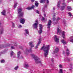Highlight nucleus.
Masks as SVG:
<instances>
[{"label": "nucleus", "mask_w": 73, "mask_h": 73, "mask_svg": "<svg viewBox=\"0 0 73 73\" xmlns=\"http://www.w3.org/2000/svg\"><path fill=\"white\" fill-rule=\"evenodd\" d=\"M50 49V46L48 45L46 46H43L41 48V50H43L44 52V56L45 57H46L49 53V50Z\"/></svg>", "instance_id": "f257e3e1"}, {"label": "nucleus", "mask_w": 73, "mask_h": 73, "mask_svg": "<svg viewBox=\"0 0 73 73\" xmlns=\"http://www.w3.org/2000/svg\"><path fill=\"white\" fill-rule=\"evenodd\" d=\"M32 58H34L35 61V62L37 63L41 64V62L40 60V58H39L37 56L35 55H33V54H32Z\"/></svg>", "instance_id": "f03ea898"}, {"label": "nucleus", "mask_w": 73, "mask_h": 73, "mask_svg": "<svg viewBox=\"0 0 73 73\" xmlns=\"http://www.w3.org/2000/svg\"><path fill=\"white\" fill-rule=\"evenodd\" d=\"M22 11V9H21L20 8L18 9V15L19 17H23V15H24V13L21 12Z\"/></svg>", "instance_id": "7ed1b4c3"}, {"label": "nucleus", "mask_w": 73, "mask_h": 73, "mask_svg": "<svg viewBox=\"0 0 73 73\" xmlns=\"http://www.w3.org/2000/svg\"><path fill=\"white\" fill-rule=\"evenodd\" d=\"M39 29L40 30L38 31V33L39 35H41L42 32V26L41 25H39Z\"/></svg>", "instance_id": "20e7f679"}, {"label": "nucleus", "mask_w": 73, "mask_h": 73, "mask_svg": "<svg viewBox=\"0 0 73 73\" xmlns=\"http://www.w3.org/2000/svg\"><path fill=\"white\" fill-rule=\"evenodd\" d=\"M21 53L20 51H19L17 53V57L18 58H19V59H22V58H23V56L21 55L20 56Z\"/></svg>", "instance_id": "39448f33"}, {"label": "nucleus", "mask_w": 73, "mask_h": 73, "mask_svg": "<svg viewBox=\"0 0 73 73\" xmlns=\"http://www.w3.org/2000/svg\"><path fill=\"white\" fill-rule=\"evenodd\" d=\"M54 41L55 42H56L57 43L59 42V39L58 38V36L56 35H55L54 36Z\"/></svg>", "instance_id": "423d86ee"}, {"label": "nucleus", "mask_w": 73, "mask_h": 73, "mask_svg": "<svg viewBox=\"0 0 73 73\" xmlns=\"http://www.w3.org/2000/svg\"><path fill=\"white\" fill-rule=\"evenodd\" d=\"M38 21V20H36L35 22L36 23H34V24H33V26L35 28H37Z\"/></svg>", "instance_id": "0eeeda50"}, {"label": "nucleus", "mask_w": 73, "mask_h": 73, "mask_svg": "<svg viewBox=\"0 0 73 73\" xmlns=\"http://www.w3.org/2000/svg\"><path fill=\"white\" fill-rule=\"evenodd\" d=\"M41 43V38H40L39 39V42L36 45L35 47V48L36 49H37V48H38V45L40 44Z\"/></svg>", "instance_id": "6e6552de"}, {"label": "nucleus", "mask_w": 73, "mask_h": 73, "mask_svg": "<svg viewBox=\"0 0 73 73\" xmlns=\"http://www.w3.org/2000/svg\"><path fill=\"white\" fill-rule=\"evenodd\" d=\"M43 73H50V70L45 69L43 70Z\"/></svg>", "instance_id": "1a4fd4ad"}, {"label": "nucleus", "mask_w": 73, "mask_h": 73, "mask_svg": "<svg viewBox=\"0 0 73 73\" xmlns=\"http://www.w3.org/2000/svg\"><path fill=\"white\" fill-rule=\"evenodd\" d=\"M62 6L61 7V10L62 11H63L64 10V9L65 8V7L66 6V4H65V3L64 2H63L62 4Z\"/></svg>", "instance_id": "9d476101"}, {"label": "nucleus", "mask_w": 73, "mask_h": 73, "mask_svg": "<svg viewBox=\"0 0 73 73\" xmlns=\"http://www.w3.org/2000/svg\"><path fill=\"white\" fill-rule=\"evenodd\" d=\"M35 7V6L33 5L31 7H29L26 8L28 10H31V9H33Z\"/></svg>", "instance_id": "9b49d317"}, {"label": "nucleus", "mask_w": 73, "mask_h": 73, "mask_svg": "<svg viewBox=\"0 0 73 73\" xmlns=\"http://www.w3.org/2000/svg\"><path fill=\"white\" fill-rule=\"evenodd\" d=\"M25 19L22 18L20 19V22L21 24H24V23H25Z\"/></svg>", "instance_id": "f8f14e48"}, {"label": "nucleus", "mask_w": 73, "mask_h": 73, "mask_svg": "<svg viewBox=\"0 0 73 73\" xmlns=\"http://www.w3.org/2000/svg\"><path fill=\"white\" fill-rule=\"evenodd\" d=\"M32 48H31L29 50H28V49L27 48L26 49V51H25V52L26 53H27V52H31L32 51Z\"/></svg>", "instance_id": "ddd939ff"}, {"label": "nucleus", "mask_w": 73, "mask_h": 73, "mask_svg": "<svg viewBox=\"0 0 73 73\" xmlns=\"http://www.w3.org/2000/svg\"><path fill=\"white\" fill-rule=\"evenodd\" d=\"M33 44V42H29V46L31 47V48H33L34 47V45L33 44Z\"/></svg>", "instance_id": "4468645a"}, {"label": "nucleus", "mask_w": 73, "mask_h": 73, "mask_svg": "<svg viewBox=\"0 0 73 73\" xmlns=\"http://www.w3.org/2000/svg\"><path fill=\"white\" fill-rule=\"evenodd\" d=\"M61 32V29L58 27L57 29V34H58L59 33H60Z\"/></svg>", "instance_id": "2eb2a0df"}, {"label": "nucleus", "mask_w": 73, "mask_h": 73, "mask_svg": "<svg viewBox=\"0 0 73 73\" xmlns=\"http://www.w3.org/2000/svg\"><path fill=\"white\" fill-rule=\"evenodd\" d=\"M52 24V21L50 20H49L48 21V23L47 24V26H50L51 25V24Z\"/></svg>", "instance_id": "dca6fc26"}, {"label": "nucleus", "mask_w": 73, "mask_h": 73, "mask_svg": "<svg viewBox=\"0 0 73 73\" xmlns=\"http://www.w3.org/2000/svg\"><path fill=\"white\" fill-rule=\"evenodd\" d=\"M0 35H1L3 33V32L4 31V29L3 28H2L0 30Z\"/></svg>", "instance_id": "f3484780"}, {"label": "nucleus", "mask_w": 73, "mask_h": 73, "mask_svg": "<svg viewBox=\"0 0 73 73\" xmlns=\"http://www.w3.org/2000/svg\"><path fill=\"white\" fill-rule=\"evenodd\" d=\"M45 0H41L40 1V3H44V2H45ZM49 1L48 0H47V3H49Z\"/></svg>", "instance_id": "a211bd4d"}, {"label": "nucleus", "mask_w": 73, "mask_h": 73, "mask_svg": "<svg viewBox=\"0 0 73 73\" xmlns=\"http://www.w3.org/2000/svg\"><path fill=\"white\" fill-rule=\"evenodd\" d=\"M59 51V49L58 48H56L54 50V52L55 53H58Z\"/></svg>", "instance_id": "6ab92c4d"}, {"label": "nucleus", "mask_w": 73, "mask_h": 73, "mask_svg": "<svg viewBox=\"0 0 73 73\" xmlns=\"http://www.w3.org/2000/svg\"><path fill=\"white\" fill-rule=\"evenodd\" d=\"M64 60L66 61H70V58H66L64 59Z\"/></svg>", "instance_id": "aec40b11"}, {"label": "nucleus", "mask_w": 73, "mask_h": 73, "mask_svg": "<svg viewBox=\"0 0 73 73\" xmlns=\"http://www.w3.org/2000/svg\"><path fill=\"white\" fill-rule=\"evenodd\" d=\"M38 4L39 3H38V2H37V1H36L35 2V6H36V7H38Z\"/></svg>", "instance_id": "412c9836"}, {"label": "nucleus", "mask_w": 73, "mask_h": 73, "mask_svg": "<svg viewBox=\"0 0 73 73\" xmlns=\"http://www.w3.org/2000/svg\"><path fill=\"white\" fill-rule=\"evenodd\" d=\"M66 52L67 54V55H69V50L68 49H67Z\"/></svg>", "instance_id": "4be33fe9"}, {"label": "nucleus", "mask_w": 73, "mask_h": 73, "mask_svg": "<svg viewBox=\"0 0 73 73\" xmlns=\"http://www.w3.org/2000/svg\"><path fill=\"white\" fill-rule=\"evenodd\" d=\"M15 54L14 52H13L12 51H11V53H10V54L11 55V56H12L14 55V54Z\"/></svg>", "instance_id": "5701e85b"}, {"label": "nucleus", "mask_w": 73, "mask_h": 73, "mask_svg": "<svg viewBox=\"0 0 73 73\" xmlns=\"http://www.w3.org/2000/svg\"><path fill=\"white\" fill-rule=\"evenodd\" d=\"M6 12H5V10H4L2 12H1V13L3 15L5 16V15Z\"/></svg>", "instance_id": "b1692460"}, {"label": "nucleus", "mask_w": 73, "mask_h": 73, "mask_svg": "<svg viewBox=\"0 0 73 73\" xmlns=\"http://www.w3.org/2000/svg\"><path fill=\"white\" fill-rule=\"evenodd\" d=\"M67 9L68 11H70L72 10V9L70 6H68Z\"/></svg>", "instance_id": "393cba45"}, {"label": "nucleus", "mask_w": 73, "mask_h": 73, "mask_svg": "<svg viewBox=\"0 0 73 73\" xmlns=\"http://www.w3.org/2000/svg\"><path fill=\"white\" fill-rule=\"evenodd\" d=\"M25 33H26V34H28V33H29V31H28V29H25Z\"/></svg>", "instance_id": "a878e982"}, {"label": "nucleus", "mask_w": 73, "mask_h": 73, "mask_svg": "<svg viewBox=\"0 0 73 73\" xmlns=\"http://www.w3.org/2000/svg\"><path fill=\"white\" fill-rule=\"evenodd\" d=\"M61 41L62 42V43H63L64 44H66V42L64 40H62Z\"/></svg>", "instance_id": "bb28decb"}, {"label": "nucleus", "mask_w": 73, "mask_h": 73, "mask_svg": "<svg viewBox=\"0 0 73 73\" xmlns=\"http://www.w3.org/2000/svg\"><path fill=\"white\" fill-rule=\"evenodd\" d=\"M17 2L15 3L14 6V8H16V7H17Z\"/></svg>", "instance_id": "cd10ccee"}, {"label": "nucleus", "mask_w": 73, "mask_h": 73, "mask_svg": "<svg viewBox=\"0 0 73 73\" xmlns=\"http://www.w3.org/2000/svg\"><path fill=\"white\" fill-rule=\"evenodd\" d=\"M61 3V1H59L58 3L57 7H60V3Z\"/></svg>", "instance_id": "c85d7f7f"}, {"label": "nucleus", "mask_w": 73, "mask_h": 73, "mask_svg": "<svg viewBox=\"0 0 73 73\" xmlns=\"http://www.w3.org/2000/svg\"><path fill=\"white\" fill-rule=\"evenodd\" d=\"M24 66L25 68H27L29 67V65L25 64V65Z\"/></svg>", "instance_id": "c756f323"}, {"label": "nucleus", "mask_w": 73, "mask_h": 73, "mask_svg": "<svg viewBox=\"0 0 73 73\" xmlns=\"http://www.w3.org/2000/svg\"><path fill=\"white\" fill-rule=\"evenodd\" d=\"M4 48V46L3 45H0V49H2Z\"/></svg>", "instance_id": "7c9ffc66"}, {"label": "nucleus", "mask_w": 73, "mask_h": 73, "mask_svg": "<svg viewBox=\"0 0 73 73\" xmlns=\"http://www.w3.org/2000/svg\"><path fill=\"white\" fill-rule=\"evenodd\" d=\"M62 69H60V70L59 72V73H63Z\"/></svg>", "instance_id": "2f4dec72"}, {"label": "nucleus", "mask_w": 73, "mask_h": 73, "mask_svg": "<svg viewBox=\"0 0 73 73\" xmlns=\"http://www.w3.org/2000/svg\"><path fill=\"white\" fill-rule=\"evenodd\" d=\"M62 35L63 36V38H64V36H65V32L63 31L62 33Z\"/></svg>", "instance_id": "473e14b6"}, {"label": "nucleus", "mask_w": 73, "mask_h": 73, "mask_svg": "<svg viewBox=\"0 0 73 73\" xmlns=\"http://www.w3.org/2000/svg\"><path fill=\"white\" fill-rule=\"evenodd\" d=\"M19 68V66H16L15 68H14V69L15 70H17V69H18V68Z\"/></svg>", "instance_id": "72a5a7b5"}, {"label": "nucleus", "mask_w": 73, "mask_h": 73, "mask_svg": "<svg viewBox=\"0 0 73 73\" xmlns=\"http://www.w3.org/2000/svg\"><path fill=\"white\" fill-rule=\"evenodd\" d=\"M68 14L69 15V16L71 17L72 16V13H68Z\"/></svg>", "instance_id": "f704fd0d"}, {"label": "nucleus", "mask_w": 73, "mask_h": 73, "mask_svg": "<svg viewBox=\"0 0 73 73\" xmlns=\"http://www.w3.org/2000/svg\"><path fill=\"white\" fill-rule=\"evenodd\" d=\"M11 49H15V47L12 46L11 47Z\"/></svg>", "instance_id": "c9c22d12"}, {"label": "nucleus", "mask_w": 73, "mask_h": 73, "mask_svg": "<svg viewBox=\"0 0 73 73\" xmlns=\"http://www.w3.org/2000/svg\"><path fill=\"white\" fill-rule=\"evenodd\" d=\"M59 68H62V65L61 64H60L59 65Z\"/></svg>", "instance_id": "e433bc0d"}, {"label": "nucleus", "mask_w": 73, "mask_h": 73, "mask_svg": "<svg viewBox=\"0 0 73 73\" xmlns=\"http://www.w3.org/2000/svg\"><path fill=\"white\" fill-rule=\"evenodd\" d=\"M13 28H15V24L13 23H12Z\"/></svg>", "instance_id": "4c0bfd02"}, {"label": "nucleus", "mask_w": 73, "mask_h": 73, "mask_svg": "<svg viewBox=\"0 0 73 73\" xmlns=\"http://www.w3.org/2000/svg\"><path fill=\"white\" fill-rule=\"evenodd\" d=\"M1 63H3V62H5V61L4 60H1Z\"/></svg>", "instance_id": "58836bf2"}, {"label": "nucleus", "mask_w": 73, "mask_h": 73, "mask_svg": "<svg viewBox=\"0 0 73 73\" xmlns=\"http://www.w3.org/2000/svg\"><path fill=\"white\" fill-rule=\"evenodd\" d=\"M70 41L71 42H73V39L70 40Z\"/></svg>", "instance_id": "ea45409f"}, {"label": "nucleus", "mask_w": 73, "mask_h": 73, "mask_svg": "<svg viewBox=\"0 0 73 73\" xmlns=\"http://www.w3.org/2000/svg\"><path fill=\"white\" fill-rule=\"evenodd\" d=\"M36 13H38V14H39V12L38 11V10H37L36 11Z\"/></svg>", "instance_id": "a19ab883"}, {"label": "nucleus", "mask_w": 73, "mask_h": 73, "mask_svg": "<svg viewBox=\"0 0 73 73\" xmlns=\"http://www.w3.org/2000/svg\"><path fill=\"white\" fill-rule=\"evenodd\" d=\"M22 27V26H21V25H19L18 26V28H21Z\"/></svg>", "instance_id": "79ce46f5"}, {"label": "nucleus", "mask_w": 73, "mask_h": 73, "mask_svg": "<svg viewBox=\"0 0 73 73\" xmlns=\"http://www.w3.org/2000/svg\"><path fill=\"white\" fill-rule=\"evenodd\" d=\"M45 20V18L44 17H43L42 19V21H43V20Z\"/></svg>", "instance_id": "37998d69"}, {"label": "nucleus", "mask_w": 73, "mask_h": 73, "mask_svg": "<svg viewBox=\"0 0 73 73\" xmlns=\"http://www.w3.org/2000/svg\"><path fill=\"white\" fill-rule=\"evenodd\" d=\"M14 46H17V44L16 43H14Z\"/></svg>", "instance_id": "c03bdc74"}, {"label": "nucleus", "mask_w": 73, "mask_h": 73, "mask_svg": "<svg viewBox=\"0 0 73 73\" xmlns=\"http://www.w3.org/2000/svg\"><path fill=\"white\" fill-rule=\"evenodd\" d=\"M70 39H73V36H71L70 38Z\"/></svg>", "instance_id": "a18cd8bd"}, {"label": "nucleus", "mask_w": 73, "mask_h": 73, "mask_svg": "<svg viewBox=\"0 0 73 73\" xmlns=\"http://www.w3.org/2000/svg\"><path fill=\"white\" fill-rule=\"evenodd\" d=\"M53 60H54V59L53 58H52L51 59V61L52 62H53Z\"/></svg>", "instance_id": "49530a36"}, {"label": "nucleus", "mask_w": 73, "mask_h": 73, "mask_svg": "<svg viewBox=\"0 0 73 73\" xmlns=\"http://www.w3.org/2000/svg\"><path fill=\"white\" fill-rule=\"evenodd\" d=\"M53 21H54V20H56V18H53Z\"/></svg>", "instance_id": "de8ad7c7"}, {"label": "nucleus", "mask_w": 73, "mask_h": 73, "mask_svg": "<svg viewBox=\"0 0 73 73\" xmlns=\"http://www.w3.org/2000/svg\"><path fill=\"white\" fill-rule=\"evenodd\" d=\"M60 18L59 17H58L57 18V20H60Z\"/></svg>", "instance_id": "09e8293b"}, {"label": "nucleus", "mask_w": 73, "mask_h": 73, "mask_svg": "<svg viewBox=\"0 0 73 73\" xmlns=\"http://www.w3.org/2000/svg\"><path fill=\"white\" fill-rule=\"evenodd\" d=\"M31 1L32 2H34V1H35V0H31Z\"/></svg>", "instance_id": "8fccbe9b"}, {"label": "nucleus", "mask_w": 73, "mask_h": 73, "mask_svg": "<svg viewBox=\"0 0 73 73\" xmlns=\"http://www.w3.org/2000/svg\"><path fill=\"white\" fill-rule=\"evenodd\" d=\"M20 49H23V47H22V46H20Z\"/></svg>", "instance_id": "3c124183"}, {"label": "nucleus", "mask_w": 73, "mask_h": 73, "mask_svg": "<svg viewBox=\"0 0 73 73\" xmlns=\"http://www.w3.org/2000/svg\"><path fill=\"white\" fill-rule=\"evenodd\" d=\"M55 10V8L54 7L53 8V10Z\"/></svg>", "instance_id": "603ef678"}, {"label": "nucleus", "mask_w": 73, "mask_h": 73, "mask_svg": "<svg viewBox=\"0 0 73 73\" xmlns=\"http://www.w3.org/2000/svg\"><path fill=\"white\" fill-rule=\"evenodd\" d=\"M65 47H66V46H65V45H64V48H65Z\"/></svg>", "instance_id": "864d4df0"}, {"label": "nucleus", "mask_w": 73, "mask_h": 73, "mask_svg": "<svg viewBox=\"0 0 73 73\" xmlns=\"http://www.w3.org/2000/svg\"><path fill=\"white\" fill-rule=\"evenodd\" d=\"M50 27L49 26H48V28H49V29L50 28Z\"/></svg>", "instance_id": "5fc2aeb1"}, {"label": "nucleus", "mask_w": 73, "mask_h": 73, "mask_svg": "<svg viewBox=\"0 0 73 73\" xmlns=\"http://www.w3.org/2000/svg\"><path fill=\"white\" fill-rule=\"evenodd\" d=\"M1 25V22L0 21V26Z\"/></svg>", "instance_id": "6e6d98bb"}, {"label": "nucleus", "mask_w": 73, "mask_h": 73, "mask_svg": "<svg viewBox=\"0 0 73 73\" xmlns=\"http://www.w3.org/2000/svg\"><path fill=\"white\" fill-rule=\"evenodd\" d=\"M44 16L45 17L46 15H45V14H44Z\"/></svg>", "instance_id": "4d7b16f0"}, {"label": "nucleus", "mask_w": 73, "mask_h": 73, "mask_svg": "<svg viewBox=\"0 0 73 73\" xmlns=\"http://www.w3.org/2000/svg\"><path fill=\"white\" fill-rule=\"evenodd\" d=\"M15 57H16V56H15V57H13V58H15Z\"/></svg>", "instance_id": "13d9d810"}, {"label": "nucleus", "mask_w": 73, "mask_h": 73, "mask_svg": "<svg viewBox=\"0 0 73 73\" xmlns=\"http://www.w3.org/2000/svg\"><path fill=\"white\" fill-rule=\"evenodd\" d=\"M1 1V0H0V2Z\"/></svg>", "instance_id": "bf43d9fd"}, {"label": "nucleus", "mask_w": 73, "mask_h": 73, "mask_svg": "<svg viewBox=\"0 0 73 73\" xmlns=\"http://www.w3.org/2000/svg\"><path fill=\"white\" fill-rule=\"evenodd\" d=\"M63 1H64V0H63Z\"/></svg>", "instance_id": "052dcab7"}, {"label": "nucleus", "mask_w": 73, "mask_h": 73, "mask_svg": "<svg viewBox=\"0 0 73 73\" xmlns=\"http://www.w3.org/2000/svg\"><path fill=\"white\" fill-rule=\"evenodd\" d=\"M64 24H65V23H64Z\"/></svg>", "instance_id": "680f3d73"}]
</instances>
